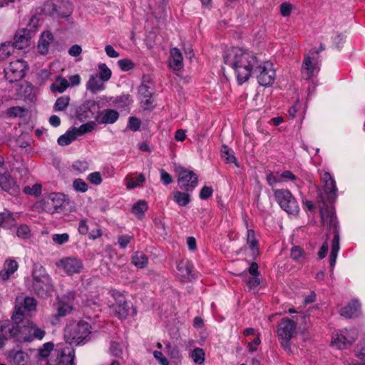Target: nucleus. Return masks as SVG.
<instances>
[{"mask_svg": "<svg viewBox=\"0 0 365 365\" xmlns=\"http://www.w3.org/2000/svg\"><path fill=\"white\" fill-rule=\"evenodd\" d=\"M224 63L235 72L239 84L247 81L257 65V59L251 52L242 48L232 47L223 54Z\"/></svg>", "mask_w": 365, "mask_h": 365, "instance_id": "nucleus-1", "label": "nucleus"}, {"mask_svg": "<svg viewBox=\"0 0 365 365\" xmlns=\"http://www.w3.org/2000/svg\"><path fill=\"white\" fill-rule=\"evenodd\" d=\"M91 334V327L87 322L71 321L64 329L66 343L70 346L81 345L87 342Z\"/></svg>", "mask_w": 365, "mask_h": 365, "instance_id": "nucleus-2", "label": "nucleus"}, {"mask_svg": "<svg viewBox=\"0 0 365 365\" xmlns=\"http://www.w3.org/2000/svg\"><path fill=\"white\" fill-rule=\"evenodd\" d=\"M31 286L33 291L42 298L48 297L53 292L51 279L41 265H34Z\"/></svg>", "mask_w": 365, "mask_h": 365, "instance_id": "nucleus-3", "label": "nucleus"}, {"mask_svg": "<svg viewBox=\"0 0 365 365\" xmlns=\"http://www.w3.org/2000/svg\"><path fill=\"white\" fill-rule=\"evenodd\" d=\"M98 72L89 76L86 83V90L93 94L105 90V83L111 77V70L105 63H100L98 66Z\"/></svg>", "mask_w": 365, "mask_h": 365, "instance_id": "nucleus-4", "label": "nucleus"}, {"mask_svg": "<svg viewBox=\"0 0 365 365\" xmlns=\"http://www.w3.org/2000/svg\"><path fill=\"white\" fill-rule=\"evenodd\" d=\"M358 335L354 328L335 330L331 334V345L338 349H347L356 340Z\"/></svg>", "mask_w": 365, "mask_h": 365, "instance_id": "nucleus-5", "label": "nucleus"}, {"mask_svg": "<svg viewBox=\"0 0 365 365\" xmlns=\"http://www.w3.org/2000/svg\"><path fill=\"white\" fill-rule=\"evenodd\" d=\"M258 83L263 86H271L276 78V73L273 64L269 61H265L254 68Z\"/></svg>", "mask_w": 365, "mask_h": 365, "instance_id": "nucleus-6", "label": "nucleus"}, {"mask_svg": "<svg viewBox=\"0 0 365 365\" xmlns=\"http://www.w3.org/2000/svg\"><path fill=\"white\" fill-rule=\"evenodd\" d=\"M175 172L178 174V183L180 189L186 192H192L197 185V176L191 170L177 165Z\"/></svg>", "mask_w": 365, "mask_h": 365, "instance_id": "nucleus-7", "label": "nucleus"}, {"mask_svg": "<svg viewBox=\"0 0 365 365\" xmlns=\"http://www.w3.org/2000/svg\"><path fill=\"white\" fill-rule=\"evenodd\" d=\"M45 331L33 322H29L23 326L19 325L18 340L21 342H30L35 339L41 340Z\"/></svg>", "mask_w": 365, "mask_h": 365, "instance_id": "nucleus-8", "label": "nucleus"}, {"mask_svg": "<svg viewBox=\"0 0 365 365\" xmlns=\"http://www.w3.org/2000/svg\"><path fill=\"white\" fill-rule=\"evenodd\" d=\"M274 197L281 208L288 214L295 215L298 212V204L289 190H276L274 191Z\"/></svg>", "mask_w": 365, "mask_h": 365, "instance_id": "nucleus-9", "label": "nucleus"}, {"mask_svg": "<svg viewBox=\"0 0 365 365\" xmlns=\"http://www.w3.org/2000/svg\"><path fill=\"white\" fill-rule=\"evenodd\" d=\"M319 71L317 52H310L304 56L302 64V74L305 79L316 76Z\"/></svg>", "mask_w": 365, "mask_h": 365, "instance_id": "nucleus-10", "label": "nucleus"}, {"mask_svg": "<svg viewBox=\"0 0 365 365\" xmlns=\"http://www.w3.org/2000/svg\"><path fill=\"white\" fill-rule=\"evenodd\" d=\"M26 68V61L21 59L11 61L4 68L5 78L11 83L18 81L25 76Z\"/></svg>", "mask_w": 365, "mask_h": 365, "instance_id": "nucleus-11", "label": "nucleus"}, {"mask_svg": "<svg viewBox=\"0 0 365 365\" xmlns=\"http://www.w3.org/2000/svg\"><path fill=\"white\" fill-rule=\"evenodd\" d=\"M111 296L114 302L109 306L110 312L117 315L119 318H126L129 315L130 307L125 297L117 290H113Z\"/></svg>", "mask_w": 365, "mask_h": 365, "instance_id": "nucleus-12", "label": "nucleus"}, {"mask_svg": "<svg viewBox=\"0 0 365 365\" xmlns=\"http://www.w3.org/2000/svg\"><path fill=\"white\" fill-rule=\"evenodd\" d=\"M295 327V323L287 318L282 319L279 324L277 336L285 349L289 348V341L296 333Z\"/></svg>", "mask_w": 365, "mask_h": 365, "instance_id": "nucleus-13", "label": "nucleus"}, {"mask_svg": "<svg viewBox=\"0 0 365 365\" xmlns=\"http://www.w3.org/2000/svg\"><path fill=\"white\" fill-rule=\"evenodd\" d=\"M75 299L76 294L73 292H68L58 297V301L56 304V313L55 316L63 317L71 313L74 309Z\"/></svg>", "mask_w": 365, "mask_h": 365, "instance_id": "nucleus-14", "label": "nucleus"}, {"mask_svg": "<svg viewBox=\"0 0 365 365\" xmlns=\"http://www.w3.org/2000/svg\"><path fill=\"white\" fill-rule=\"evenodd\" d=\"M66 197L62 193H51L43 200V210L51 214L58 212L63 207Z\"/></svg>", "mask_w": 365, "mask_h": 365, "instance_id": "nucleus-15", "label": "nucleus"}, {"mask_svg": "<svg viewBox=\"0 0 365 365\" xmlns=\"http://www.w3.org/2000/svg\"><path fill=\"white\" fill-rule=\"evenodd\" d=\"M56 266L68 275L80 273L83 268L81 259L76 257H65L56 262Z\"/></svg>", "mask_w": 365, "mask_h": 365, "instance_id": "nucleus-16", "label": "nucleus"}, {"mask_svg": "<svg viewBox=\"0 0 365 365\" xmlns=\"http://www.w3.org/2000/svg\"><path fill=\"white\" fill-rule=\"evenodd\" d=\"M56 351L58 365H75V351L72 346L67 344H58Z\"/></svg>", "mask_w": 365, "mask_h": 365, "instance_id": "nucleus-17", "label": "nucleus"}, {"mask_svg": "<svg viewBox=\"0 0 365 365\" xmlns=\"http://www.w3.org/2000/svg\"><path fill=\"white\" fill-rule=\"evenodd\" d=\"M36 307V301L34 298L30 297L19 296L16 299L15 319H19L18 315H22L27 312L35 310Z\"/></svg>", "mask_w": 365, "mask_h": 365, "instance_id": "nucleus-18", "label": "nucleus"}, {"mask_svg": "<svg viewBox=\"0 0 365 365\" xmlns=\"http://www.w3.org/2000/svg\"><path fill=\"white\" fill-rule=\"evenodd\" d=\"M19 324L8 320L0 322V349L9 338L16 336L18 338Z\"/></svg>", "mask_w": 365, "mask_h": 365, "instance_id": "nucleus-19", "label": "nucleus"}, {"mask_svg": "<svg viewBox=\"0 0 365 365\" xmlns=\"http://www.w3.org/2000/svg\"><path fill=\"white\" fill-rule=\"evenodd\" d=\"M322 181L324 183V189L327 195V200L332 201L336 198L337 191L334 179L329 173L326 172L322 175Z\"/></svg>", "mask_w": 365, "mask_h": 365, "instance_id": "nucleus-20", "label": "nucleus"}, {"mask_svg": "<svg viewBox=\"0 0 365 365\" xmlns=\"http://www.w3.org/2000/svg\"><path fill=\"white\" fill-rule=\"evenodd\" d=\"M96 108V102L93 100H88L80 106L78 116L81 119L91 118L93 117Z\"/></svg>", "mask_w": 365, "mask_h": 365, "instance_id": "nucleus-21", "label": "nucleus"}, {"mask_svg": "<svg viewBox=\"0 0 365 365\" xmlns=\"http://www.w3.org/2000/svg\"><path fill=\"white\" fill-rule=\"evenodd\" d=\"M31 29L24 30L16 33L14 37V42L11 43L14 46V49H24L30 44L29 32Z\"/></svg>", "mask_w": 365, "mask_h": 365, "instance_id": "nucleus-22", "label": "nucleus"}, {"mask_svg": "<svg viewBox=\"0 0 365 365\" xmlns=\"http://www.w3.org/2000/svg\"><path fill=\"white\" fill-rule=\"evenodd\" d=\"M0 186L2 190L11 195H16L19 192V186L16 181L11 178L9 173L6 176L0 178Z\"/></svg>", "mask_w": 365, "mask_h": 365, "instance_id": "nucleus-23", "label": "nucleus"}, {"mask_svg": "<svg viewBox=\"0 0 365 365\" xmlns=\"http://www.w3.org/2000/svg\"><path fill=\"white\" fill-rule=\"evenodd\" d=\"M18 262L12 259L5 261L4 268L0 271V279L1 280H8L11 276L18 269Z\"/></svg>", "mask_w": 365, "mask_h": 365, "instance_id": "nucleus-24", "label": "nucleus"}, {"mask_svg": "<svg viewBox=\"0 0 365 365\" xmlns=\"http://www.w3.org/2000/svg\"><path fill=\"white\" fill-rule=\"evenodd\" d=\"M145 182V177L143 173H138L136 176L128 175L124 180V183L129 190L143 187Z\"/></svg>", "mask_w": 365, "mask_h": 365, "instance_id": "nucleus-25", "label": "nucleus"}, {"mask_svg": "<svg viewBox=\"0 0 365 365\" xmlns=\"http://www.w3.org/2000/svg\"><path fill=\"white\" fill-rule=\"evenodd\" d=\"M53 37L50 31L42 33L38 44V51L41 54H46L49 50L50 43L53 41Z\"/></svg>", "mask_w": 365, "mask_h": 365, "instance_id": "nucleus-26", "label": "nucleus"}, {"mask_svg": "<svg viewBox=\"0 0 365 365\" xmlns=\"http://www.w3.org/2000/svg\"><path fill=\"white\" fill-rule=\"evenodd\" d=\"M360 312V304L356 301H351L347 306L342 308L340 311L341 316L346 318L355 317Z\"/></svg>", "mask_w": 365, "mask_h": 365, "instance_id": "nucleus-27", "label": "nucleus"}, {"mask_svg": "<svg viewBox=\"0 0 365 365\" xmlns=\"http://www.w3.org/2000/svg\"><path fill=\"white\" fill-rule=\"evenodd\" d=\"M182 56L180 50L173 48L170 50V66L175 71L180 70L183 66Z\"/></svg>", "mask_w": 365, "mask_h": 365, "instance_id": "nucleus-28", "label": "nucleus"}, {"mask_svg": "<svg viewBox=\"0 0 365 365\" xmlns=\"http://www.w3.org/2000/svg\"><path fill=\"white\" fill-rule=\"evenodd\" d=\"M17 215L8 210L0 212V227L10 229L14 226Z\"/></svg>", "mask_w": 365, "mask_h": 365, "instance_id": "nucleus-29", "label": "nucleus"}, {"mask_svg": "<svg viewBox=\"0 0 365 365\" xmlns=\"http://www.w3.org/2000/svg\"><path fill=\"white\" fill-rule=\"evenodd\" d=\"M322 222L324 225H329L336 228V220L334 211L330 208H322L321 210Z\"/></svg>", "mask_w": 365, "mask_h": 365, "instance_id": "nucleus-30", "label": "nucleus"}, {"mask_svg": "<svg viewBox=\"0 0 365 365\" xmlns=\"http://www.w3.org/2000/svg\"><path fill=\"white\" fill-rule=\"evenodd\" d=\"M69 87L68 81L61 76H57L54 83L50 86V90L54 93H62Z\"/></svg>", "mask_w": 365, "mask_h": 365, "instance_id": "nucleus-31", "label": "nucleus"}, {"mask_svg": "<svg viewBox=\"0 0 365 365\" xmlns=\"http://www.w3.org/2000/svg\"><path fill=\"white\" fill-rule=\"evenodd\" d=\"M119 118V113L113 109H107L102 112L100 123L103 124L114 123Z\"/></svg>", "mask_w": 365, "mask_h": 365, "instance_id": "nucleus-32", "label": "nucleus"}, {"mask_svg": "<svg viewBox=\"0 0 365 365\" xmlns=\"http://www.w3.org/2000/svg\"><path fill=\"white\" fill-rule=\"evenodd\" d=\"M178 270L183 280H190L193 278L192 275V267L187 262H180L178 264Z\"/></svg>", "mask_w": 365, "mask_h": 365, "instance_id": "nucleus-33", "label": "nucleus"}, {"mask_svg": "<svg viewBox=\"0 0 365 365\" xmlns=\"http://www.w3.org/2000/svg\"><path fill=\"white\" fill-rule=\"evenodd\" d=\"M340 249L339 245V236L337 233L334 235L332 240L331 250L329 256L330 266L334 267L337 258V255Z\"/></svg>", "mask_w": 365, "mask_h": 365, "instance_id": "nucleus-34", "label": "nucleus"}, {"mask_svg": "<svg viewBox=\"0 0 365 365\" xmlns=\"http://www.w3.org/2000/svg\"><path fill=\"white\" fill-rule=\"evenodd\" d=\"M9 356L11 361L17 365L26 362L29 358L28 354L21 350H12Z\"/></svg>", "mask_w": 365, "mask_h": 365, "instance_id": "nucleus-35", "label": "nucleus"}, {"mask_svg": "<svg viewBox=\"0 0 365 365\" xmlns=\"http://www.w3.org/2000/svg\"><path fill=\"white\" fill-rule=\"evenodd\" d=\"M190 356L192 361L197 365H203L205 361V354L202 349L195 348L190 353Z\"/></svg>", "mask_w": 365, "mask_h": 365, "instance_id": "nucleus-36", "label": "nucleus"}, {"mask_svg": "<svg viewBox=\"0 0 365 365\" xmlns=\"http://www.w3.org/2000/svg\"><path fill=\"white\" fill-rule=\"evenodd\" d=\"M180 191L173 192V200L179 206H186L190 201L189 193Z\"/></svg>", "mask_w": 365, "mask_h": 365, "instance_id": "nucleus-37", "label": "nucleus"}, {"mask_svg": "<svg viewBox=\"0 0 365 365\" xmlns=\"http://www.w3.org/2000/svg\"><path fill=\"white\" fill-rule=\"evenodd\" d=\"M221 157L225 161L226 163H234L237 166V162L235 156L234 151L228 148L227 145H222L221 148Z\"/></svg>", "mask_w": 365, "mask_h": 365, "instance_id": "nucleus-38", "label": "nucleus"}, {"mask_svg": "<svg viewBox=\"0 0 365 365\" xmlns=\"http://www.w3.org/2000/svg\"><path fill=\"white\" fill-rule=\"evenodd\" d=\"M14 52V46L11 42H4L0 45V61L6 60Z\"/></svg>", "mask_w": 365, "mask_h": 365, "instance_id": "nucleus-39", "label": "nucleus"}, {"mask_svg": "<svg viewBox=\"0 0 365 365\" xmlns=\"http://www.w3.org/2000/svg\"><path fill=\"white\" fill-rule=\"evenodd\" d=\"M76 130L73 129L67 131L65 134L58 138V143L61 146L68 145L75 140L77 138Z\"/></svg>", "mask_w": 365, "mask_h": 365, "instance_id": "nucleus-40", "label": "nucleus"}, {"mask_svg": "<svg viewBox=\"0 0 365 365\" xmlns=\"http://www.w3.org/2000/svg\"><path fill=\"white\" fill-rule=\"evenodd\" d=\"M148 208V207L146 201L139 200L133 206L132 212L138 218H141Z\"/></svg>", "mask_w": 365, "mask_h": 365, "instance_id": "nucleus-41", "label": "nucleus"}, {"mask_svg": "<svg viewBox=\"0 0 365 365\" xmlns=\"http://www.w3.org/2000/svg\"><path fill=\"white\" fill-rule=\"evenodd\" d=\"M71 98L68 96H63L58 98L53 105L55 111H63L67 108L70 103Z\"/></svg>", "mask_w": 365, "mask_h": 365, "instance_id": "nucleus-42", "label": "nucleus"}, {"mask_svg": "<svg viewBox=\"0 0 365 365\" xmlns=\"http://www.w3.org/2000/svg\"><path fill=\"white\" fill-rule=\"evenodd\" d=\"M132 262L136 267L143 268L148 264V258L144 253L136 252L133 256Z\"/></svg>", "mask_w": 365, "mask_h": 365, "instance_id": "nucleus-43", "label": "nucleus"}, {"mask_svg": "<svg viewBox=\"0 0 365 365\" xmlns=\"http://www.w3.org/2000/svg\"><path fill=\"white\" fill-rule=\"evenodd\" d=\"M247 245H249V247L252 250V255H256L258 252L257 241L255 238V235L253 230H247Z\"/></svg>", "mask_w": 365, "mask_h": 365, "instance_id": "nucleus-44", "label": "nucleus"}, {"mask_svg": "<svg viewBox=\"0 0 365 365\" xmlns=\"http://www.w3.org/2000/svg\"><path fill=\"white\" fill-rule=\"evenodd\" d=\"M54 345L51 342L45 343L38 350V357L39 359H46L53 351Z\"/></svg>", "mask_w": 365, "mask_h": 365, "instance_id": "nucleus-45", "label": "nucleus"}, {"mask_svg": "<svg viewBox=\"0 0 365 365\" xmlns=\"http://www.w3.org/2000/svg\"><path fill=\"white\" fill-rule=\"evenodd\" d=\"M88 163L86 160H76L71 165L72 170L76 174H81L88 170Z\"/></svg>", "mask_w": 365, "mask_h": 365, "instance_id": "nucleus-46", "label": "nucleus"}, {"mask_svg": "<svg viewBox=\"0 0 365 365\" xmlns=\"http://www.w3.org/2000/svg\"><path fill=\"white\" fill-rule=\"evenodd\" d=\"M249 291L255 292L256 288L259 285L260 280L258 276H249L244 279Z\"/></svg>", "mask_w": 365, "mask_h": 365, "instance_id": "nucleus-47", "label": "nucleus"}, {"mask_svg": "<svg viewBox=\"0 0 365 365\" xmlns=\"http://www.w3.org/2000/svg\"><path fill=\"white\" fill-rule=\"evenodd\" d=\"M114 103L118 108H124L130 106L133 100L129 95H123L116 98Z\"/></svg>", "mask_w": 365, "mask_h": 365, "instance_id": "nucleus-48", "label": "nucleus"}, {"mask_svg": "<svg viewBox=\"0 0 365 365\" xmlns=\"http://www.w3.org/2000/svg\"><path fill=\"white\" fill-rule=\"evenodd\" d=\"M95 127V123L93 122H88L81 125L79 128H73V130H76V136L81 135L82 134L91 132Z\"/></svg>", "mask_w": 365, "mask_h": 365, "instance_id": "nucleus-49", "label": "nucleus"}, {"mask_svg": "<svg viewBox=\"0 0 365 365\" xmlns=\"http://www.w3.org/2000/svg\"><path fill=\"white\" fill-rule=\"evenodd\" d=\"M73 187L76 192H86L88 190V184L81 178L75 179L73 181Z\"/></svg>", "mask_w": 365, "mask_h": 365, "instance_id": "nucleus-50", "label": "nucleus"}, {"mask_svg": "<svg viewBox=\"0 0 365 365\" xmlns=\"http://www.w3.org/2000/svg\"><path fill=\"white\" fill-rule=\"evenodd\" d=\"M118 65L123 71H128L135 67V63L128 58L120 59L118 61Z\"/></svg>", "mask_w": 365, "mask_h": 365, "instance_id": "nucleus-51", "label": "nucleus"}, {"mask_svg": "<svg viewBox=\"0 0 365 365\" xmlns=\"http://www.w3.org/2000/svg\"><path fill=\"white\" fill-rule=\"evenodd\" d=\"M24 192L26 194L34 195V196H38L41 195V185L40 184H35L32 187L30 186H26L24 188Z\"/></svg>", "mask_w": 365, "mask_h": 365, "instance_id": "nucleus-52", "label": "nucleus"}, {"mask_svg": "<svg viewBox=\"0 0 365 365\" xmlns=\"http://www.w3.org/2000/svg\"><path fill=\"white\" fill-rule=\"evenodd\" d=\"M355 356L361 360L365 361V339L361 341L354 349Z\"/></svg>", "mask_w": 365, "mask_h": 365, "instance_id": "nucleus-53", "label": "nucleus"}, {"mask_svg": "<svg viewBox=\"0 0 365 365\" xmlns=\"http://www.w3.org/2000/svg\"><path fill=\"white\" fill-rule=\"evenodd\" d=\"M87 180L94 185H99L102 181V175L99 172H93L87 176Z\"/></svg>", "mask_w": 365, "mask_h": 365, "instance_id": "nucleus-54", "label": "nucleus"}, {"mask_svg": "<svg viewBox=\"0 0 365 365\" xmlns=\"http://www.w3.org/2000/svg\"><path fill=\"white\" fill-rule=\"evenodd\" d=\"M291 257L296 261H300L304 259V253L302 248L294 246L291 250Z\"/></svg>", "mask_w": 365, "mask_h": 365, "instance_id": "nucleus-55", "label": "nucleus"}, {"mask_svg": "<svg viewBox=\"0 0 365 365\" xmlns=\"http://www.w3.org/2000/svg\"><path fill=\"white\" fill-rule=\"evenodd\" d=\"M69 240V235L67 233L54 234L52 236L53 242L58 245H61L67 242Z\"/></svg>", "mask_w": 365, "mask_h": 365, "instance_id": "nucleus-56", "label": "nucleus"}, {"mask_svg": "<svg viewBox=\"0 0 365 365\" xmlns=\"http://www.w3.org/2000/svg\"><path fill=\"white\" fill-rule=\"evenodd\" d=\"M17 236L22 239H27L31 236V231L26 225H21L17 229Z\"/></svg>", "mask_w": 365, "mask_h": 365, "instance_id": "nucleus-57", "label": "nucleus"}, {"mask_svg": "<svg viewBox=\"0 0 365 365\" xmlns=\"http://www.w3.org/2000/svg\"><path fill=\"white\" fill-rule=\"evenodd\" d=\"M141 125V121L135 117H130L128 123V128L133 131H137L139 130Z\"/></svg>", "mask_w": 365, "mask_h": 365, "instance_id": "nucleus-58", "label": "nucleus"}, {"mask_svg": "<svg viewBox=\"0 0 365 365\" xmlns=\"http://www.w3.org/2000/svg\"><path fill=\"white\" fill-rule=\"evenodd\" d=\"M42 11L44 14L52 15L57 11L55 4L52 1H47L44 4Z\"/></svg>", "mask_w": 365, "mask_h": 365, "instance_id": "nucleus-59", "label": "nucleus"}, {"mask_svg": "<svg viewBox=\"0 0 365 365\" xmlns=\"http://www.w3.org/2000/svg\"><path fill=\"white\" fill-rule=\"evenodd\" d=\"M111 354L115 356L120 357L122 356L123 350L120 345L116 342H112L110 348Z\"/></svg>", "mask_w": 365, "mask_h": 365, "instance_id": "nucleus-60", "label": "nucleus"}, {"mask_svg": "<svg viewBox=\"0 0 365 365\" xmlns=\"http://www.w3.org/2000/svg\"><path fill=\"white\" fill-rule=\"evenodd\" d=\"M25 110L21 107H12L9 109L8 113L10 116L21 117L24 115Z\"/></svg>", "mask_w": 365, "mask_h": 365, "instance_id": "nucleus-61", "label": "nucleus"}, {"mask_svg": "<svg viewBox=\"0 0 365 365\" xmlns=\"http://www.w3.org/2000/svg\"><path fill=\"white\" fill-rule=\"evenodd\" d=\"M160 180L164 185H167L172 183V182H173L172 177L168 172H166L164 169H160Z\"/></svg>", "mask_w": 365, "mask_h": 365, "instance_id": "nucleus-62", "label": "nucleus"}, {"mask_svg": "<svg viewBox=\"0 0 365 365\" xmlns=\"http://www.w3.org/2000/svg\"><path fill=\"white\" fill-rule=\"evenodd\" d=\"M154 358L159 362L160 365H169L170 363L164 356L161 351H155L153 352Z\"/></svg>", "mask_w": 365, "mask_h": 365, "instance_id": "nucleus-63", "label": "nucleus"}, {"mask_svg": "<svg viewBox=\"0 0 365 365\" xmlns=\"http://www.w3.org/2000/svg\"><path fill=\"white\" fill-rule=\"evenodd\" d=\"M292 9V4L284 2L280 6V12L283 16H288L290 15Z\"/></svg>", "mask_w": 365, "mask_h": 365, "instance_id": "nucleus-64", "label": "nucleus"}]
</instances>
